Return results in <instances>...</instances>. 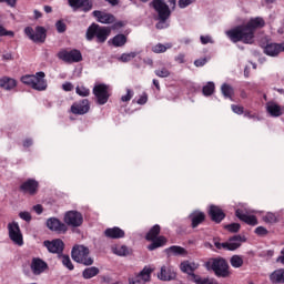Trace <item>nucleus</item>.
Instances as JSON below:
<instances>
[{
	"mask_svg": "<svg viewBox=\"0 0 284 284\" xmlns=\"http://www.w3.org/2000/svg\"><path fill=\"white\" fill-rule=\"evenodd\" d=\"M75 94L79 97H90V89L81 85L75 88Z\"/></svg>",
	"mask_w": 284,
	"mask_h": 284,
	"instance_id": "79ce46f5",
	"label": "nucleus"
},
{
	"mask_svg": "<svg viewBox=\"0 0 284 284\" xmlns=\"http://www.w3.org/2000/svg\"><path fill=\"white\" fill-rule=\"evenodd\" d=\"M48 270V263L45 261L39 258V257H33L31 262V272L36 275L39 276V274H43Z\"/></svg>",
	"mask_w": 284,
	"mask_h": 284,
	"instance_id": "4be33fe9",
	"label": "nucleus"
},
{
	"mask_svg": "<svg viewBox=\"0 0 284 284\" xmlns=\"http://www.w3.org/2000/svg\"><path fill=\"white\" fill-rule=\"evenodd\" d=\"M232 267H243V257L241 255H233L230 260Z\"/></svg>",
	"mask_w": 284,
	"mask_h": 284,
	"instance_id": "58836bf2",
	"label": "nucleus"
},
{
	"mask_svg": "<svg viewBox=\"0 0 284 284\" xmlns=\"http://www.w3.org/2000/svg\"><path fill=\"white\" fill-rule=\"evenodd\" d=\"M47 227L52 232H58V234H65L68 232V225L57 217H50L47 221Z\"/></svg>",
	"mask_w": 284,
	"mask_h": 284,
	"instance_id": "6ab92c4d",
	"label": "nucleus"
},
{
	"mask_svg": "<svg viewBox=\"0 0 284 284\" xmlns=\"http://www.w3.org/2000/svg\"><path fill=\"white\" fill-rule=\"evenodd\" d=\"M206 270H212L217 278H230V264L226 258L213 257L205 263Z\"/></svg>",
	"mask_w": 284,
	"mask_h": 284,
	"instance_id": "f03ea898",
	"label": "nucleus"
},
{
	"mask_svg": "<svg viewBox=\"0 0 284 284\" xmlns=\"http://www.w3.org/2000/svg\"><path fill=\"white\" fill-rule=\"evenodd\" d=\"M190 221H191V227L196 229L201 225V223L205 222V213L201 212V211H195L193 213L190 214L189 216Z\"/></svg>",
	"mask_w": 284,
	"mask_h": 284,
	"instance_id": "bb28decb",
	"label": "nucleus"
},
{
	"mask_svg": "<svg viewBox=\"0 0 284 284\" xmlns=\"http://www.w3.org/2000/svg\"><path fill=\"white\" fill-rule=\"evenodd\" d=\"M139 105H145L148 103V93H143L136 101Z\"/></svg>",
	"mask_w": 284,
	"mask_h": 284,
	"instance_id": "bf43d9fd",
	"label": "nucleus"
},
{
	"mask_svg": "<svg viewBox=\"0 0 284 284\" xmlns=\"http://www.w3.org/2000/svg\"><path fill=\"white\" fill-rule=\"evenodd\" d=\"M281 52H284L283 43H267L264 48V54L267 57H278Z\"/></svg>",
	"mask_w": 284,
	"mask_h": 284,
	"instance_id": "b1692460",
	"label": "nucleus"
},
{
	"mask_svg": "<svg viewBox=\"0 0 284 284\" xmlns=\"http://www.w3.org/2000/svg\"><path fill=\"white\" fill-rule=\"evenodd\" d=\"M255 234H257V236H265V234H267V229L263 226H257L255 229Z\"/></svg>",
	"mask_w": 284,
	"mask_h": 284,
	"instance_id": "4d7b16f0",
	"label": "nucleus"
},
{
	"mask_svg": "<svg viewBox=\"0 0 284 284\" xmlns=\"http://www.w3.org/2000/svg\"><path fill=\"white\" fill-rule=\"evenodd\" d=\"M58 59L64 61V63H81L83 61V54L79 49L73 50H62L58 53Z\"/></svg>",
	"mask_w": 284,
	"mask_h": 284,
	"instance_id": "6e6552de",
	"label": "nucleus"
},
{
	"mask_svg": "<svg viewBox=\"0 0 284 284\" xmlns=\"http://www.w3.org/2000/svg\"><path fill=\"white\" fill-rule=\"evenodd\" d=\"M175 61H176V63H185V54L179 53V54L175 57Z\"/></svg>",
	"mask_w": 284,
	"mask_h": 284,
	"instance_id": "680f3d73",
	"label": "nucleus"
},
{
	"mask_svg": "<svg viewBox=\"0 0 284 284\" xmlns=\"http://www.w3.org/2000/svg\"><path fill=\"white\" fill-rule=\"evenodd\" d=\"M71 257L75 263L90 266L94 264V260L90 257V248L84 245H75L71 251Z\"/></svg>",
	"mask_w": 284,
	"mask_h": 284,
	"instance_id": "423d86ee",
	"label": "nucleus"
},
{
	"mask_svg": "<svg viewBox=\"0 0 284 284\" xmlns=\"http://www.w3.org/2000/svg\"><path fill=\"white\" fill-rule=\"evenodd\" d=\"M209 216L213 223H221L225 220V212L220 206L212 204L209 209Z\"/></svg>",
	"mask_w": 284,
	"mask_h": 284,
	"instance_id": "aec40b11",
	"label": "nucleus"
},
{
	"mask_svg": "<svg viewBox=\"0 0 284 284\" xmlns=\"http://www.w3.org/2000/svg\"><path fill=\"white\" fill-rule=\"evenodd\" d=\"M235 215L240 221H243V223H246V225H258V220L255 217V215H247L243 210L237 209L235 211Z\"/></svg>",
	"mask_w": 284,
	"mask_h": 284,
	"instance_id": "a878e982",
	"label": "nucleus"
},
{
	"mask_svg": "<svg viewBox=\"0 0 284 284\" xmlns=\"http://www.w3.org/2000/svg\"><path fill=\"white\" fill-rule=\"evenodd\" d=\"M23 148H31L32 145V139L28 138L22 143Z\"/></svg>",
	"mask_w": 284,
	"mask_h": 284,
	"instance_id": "69168bd1",
	"label": "nucleus"
},
{
	"mask_svg": "<svg viewBox=\"0 0 284 284\" xmlns=\"http://www.w3.org/2000/svg\"><path fill=\"white\" fill-rule=\"evenodd\" d=\"M214 90H216L214 82H207L206 85L202 88V94L204 97H212V94H214Z\"/></svg>",
	"mask_w": 284,
	"mask_h": 284,
	"instance_id": "4c0bfd02",
	"label": "nucleus"
},
{
	"mask_svg": "<svg viewBox=\"0 0 284 284\" xmlns=\"http://www.w3.org/2000/svg\"><path fill=\"white\" fill-rule=\"evenodd\" d=\"M158 23L155 24L156 30H165V28H170L168 20L158 19Z\"/></svg>",
	"mask_w": 284,
	"mask_h": 284,
	"instance_id": "49530a36",
	"label": "nucleus"
},
{
	"mask_svg": "<svg viewBox=\"0 0 284 284\" xmlns=\"http://www.w3.org/2000/svg\"><path fill=\"white\" fill-rule=\"evenodd\" d=\"M266 112L273 118H278L283 115V109H281V105L274 102H268L266 104Z\"/></svg>",
	"mask_w": 284,
	"mask_h": 284,
	"instance_id": "c756f323",
	"label": "nucleus"
},
{
	"mask_svg": "<svg viewBox=\"0 0 284 284\" xmlns=\"http://www.w3.org/2000/svg\"><path fill=\"white\" fill-rule=\"evenodd\" d=\"M19 190L22 192V194H29L30 196H34L39 192V181L34 179H28L27 181L21 183Z\"/></svg>",
	"mask_w": 284,
	"mask_h": 284,
	"instance_id": "2eb2a0df",
	"label": "nucleus"
},
{
	"mask_svg": "<svg viewBox=\"0 0 284 284\" xmlns=\"http://www.w3.org/2000/svg\"><path fill=\"white\" fill-rule=\"evenodd\" d=\"M205 63H207V58H200V59L194 61V67L195 68H203V65H205Z\"/></svg>",
	"mask_w": 284,
	"mask_h": 284,
	"instance_id": "864d4df0",
	"label": "nucleus"
},
{
	"mask_svg": "<svg viewBox=\"0 0 284 284\" xmlns=\"http://www.w3.org/2000/svg\"><path fill=\"white\" fill-rule=\"evenodd\" d=\"M231 110H232V112H234V114H244V112H245V108H243L241 105H236V104H232Z\"/></svg>",
	"mask_w": 284,
	"mask_h": 284,
	"instance_id": "09e8293b",
	"label": "nucleus"
},
{
	"mask_svg": "<svg viewBox=\"0 0 284 284\" xmlns=\"http://www.w3.org/2000/svg\"><path fill=\"white\" fill-rule=\"evenodd\" d=\"M92 14L95 17V19H98L99 23L110 24L116 21V18L112 13L95 10L92 12Z\"/></svg>",
	"mask_w": 284,
	"mask_h": 284,
	"instance_id": "5701e85b",
	"label": "nucleus"
},
{
	"mask_svg": "<svg viewBox=\"0 0 284 284\" xmlns=\"http://www.w3.org/2000/svg\"><path fill=\"white\" fill-rule=\"evenodd\" d=\"M169 256H185L187 251L183 246L173 245L165 250Z\"/></svg>",
	"mask_w": 284,
	"mask_h": 284,
	"instance_id": "2f4dec72",
	"label": "nucleus"
},
{
	"mask_svg": "<svg viewBox=\"0 0 284 284\" xmlns=\"http://www.w3.org/2000/svg\"><path fill=\"white\" fill-rule=\"evenodd\" d=\"M158 278L160 281H176V271L172 265H163L158 273Z\"/></svg>",
	"mask_w": 284,
	"mask_h": 284,
	"instance_id": "a211bd4d",
	"label": "nucleus"
},
{
	"mask_svg": "<svg viewBox=\"0 0 284 284\" xmlns=\"http://www.w3.org/2000/svg\"><path fill=\"white\" fill-rule=\"evenodd\" d=\"M265 28V20L261 17L251 18L246 24H240L229 31L226 36L232 41V43H254V34L256 30Z\"/></svg>",
	"mask_w": 284,
	"mask_h": 284,
	"instance_id": "f257e3e1",
	"label": "nucleus"
},
{
	"mask_svg": "<svg viewBox=\"0 0 284 284\" xmlns=\"http://www.w3.org/2000/svg\"><path fill=\"white\" fill-rule=\"evenodd\" d=\"M110 88L106 84H97L93 88V94L97 99L98 105H105L110 100Z\"/></svg>",
	"mask_w": 284,
	"mask_h": 284,
	"instance_id": "9d476101",
	"label": "nucleus"
},
{
	"mask_svg": "<svg viewBox=\"0 0 284 284\" xmlns=\"http://www.w3.org/2000/svg\"><path fill=\"white\" fill-rule=\"evenodd\" d=\"M132 97H134V92H132V90L128 89L126 94L121 97V101H123V103H128V101L132 100Z\"/></svg>",
	"mask_w": 284,
	"mask_h": 284,
	"instance_id": "3c124183",
	"label": "nucleus"
},
{
	"mask_svg": "<svg viewBox=\"0 0 284 284\" xmlns=\"http://www.w3.org/2000/svg\"><path fill=\"white\" fill-rule=\"evenodd\" d=\"M0 37H14V31H9L3 26H0Z\"/></svg>",
	"mask_w": 284,
	"mask_h": 284,
	"instance_id": "603ef678",
	"label": "nucleus"
},
{
	"mask_svg": "<svg viewBox=\"0 0 284 284\" xmlns=\"http://www.w3.org/2000/svg\"><path fill=\"white\" fill-rule=\"evenodd\" d=\"M21 82L24 85H29L32 90L43 92L48 90V81H45V72L39 71L36 74H27L21 78Z\"/></svg>",
	"mask_w": 284,
	"mask_h": 284,
	"instance_id": "39448f33",
	"label": "nucleus"
},
{
	"mask_svg": "<svg viewBox=\"0 0 284 284\" xmlns=\"http://www.w3.org/2000/svg\"><path fill=\"white\" fill-rule=\"evenodd\" d=\"M0 88L10 92L11 90H14V88H17V81L13 78L4 75L0 78Z\"/></svg>",
	"mask_w": 284,
	"mask_h": 284,
	"instance_id": "c85d7f7f",
	"label": "nucleus"
},
{
	"mask_svg": "<svg viewBox=\"0 0 284 284\" xmlns=\"http://www.w3.org/2000/svg\"><path fill=\"white\" fill-rule=\"evenodd\" d=\"M225 230H227V232H231L232 234H236V232L241 230V224L239 223L227 224L225 225Z\"/></svg>",
	"mask_w": 284,
	"mask_h": 284,
	"instance_id": "c03bdc74",
	"label": "nucleus"
},
{
	"mask_svg": "<svg viewBox=\"0 0 284 284\" xmlns=\"http://www.w3.org/2000/svg\"><path fill=\"white\" fill-rule=\"evenodd\" d=\"M24 34H27L33 43H45L48 31L41 26L36 27V31L32 27H27L24 28Z\"/></svg>",
	"mask_w": 284,
	"mask_h": 284,
	"instance_id": "0eeeda50",
	"label": "nucleus"
},
{
	"mask_svg": "<svg viewBox=\"0 0 284 284\" xmlns=\"http://www.w3.org/2000/svg\"><path fill=\"white\" fill-rule=\"evenodd\" d=\"M264 223H277L278 217H276V214L274 213H266V215L263 216Z\"/></svg>",
	"mask_w": 284,
	"mask_h": 284,
	"instance_id": "37998d69",
	"label": "nucleus"
},
{
	"mask_svg": "<svg viewBox=\"0 0 284 284\" xmlns=\"http://www.w3.org/2000/svg\"><path fill=\"white\" fill-rule=\"evenodd\" d=\"M33 211L36 212V214H43V205L41 204L34 205Z\"/></svg>",
	"mask_w": 284,
	"mask_h": 284,
	"instance_id": "e2e57ef3",
	"label": "nucleus"
},
{
	"mask_svg": "<svg viewBox=\"0 0 284 284\" xmlns=\"http://www.w3.org/2000/svg\"><path fill=\"white\" fill-rule=\"evenodd\" d=\"M112 252L116 256H132V248L126 245H115L112 247Z\"/></svg>",
	"mask_w": 284,
	"mask_h": 284,
	"instance_id": "7c9ffc66",
	"label": "nucleus"
},
{
	"mask_svg": "<svg viewBox=\"0 0 284 284\" xmlns=\"http://www.w3.org/2000/svg\"><path fill=\"white\" fill-rule=\"evenodd\" d=\"M244 116L246 119H256V114H252V111H244Z\"/></svg>",
	"mask_w": 284,
	"mask_h": 284,
	"instance_id": "338daca9",
	"label": "nucleus"
},
{
	"mask_svg": "<svg viewBox=\"0 0 284 284\" xmlns=\"http://www.w3.org/2000/svg\"><path fill=\"white\" fill-rule=\"evenodd\" d=\"M276 262L282 263V265H284V247L281 251V256L277 257Z\"/></svg>",
	"mask_w": 284,
	"mask_h": 284,
	"instance_id": "774afa93",
	"label": "nucleus"
},
{
	"mask_svg": "<svg viewBox=\"0 0 284 284\" xmlns=\"http://www.w3.org/2000/svg\"><path fill=\"white\" fill-rule=\"evenodd\" d=\"M99 267L97 266H91L88 268H84V271L82 272V276L85 280H90V278H94V276H99Z\"/></svg>",
	"mask_w": 284,
	"mask_h": 284,
	"instance_id": "72a5a7b5",
	"label": "nucleus"
},
{
	"mask_svg": "<svg viewBox=\"0 0 284 284\" xmlns=\"http://www.w3.org/2000/svg\"><path fill=\"white\" fill-rule=\"evenodd\" d=\"M111 33L112 29L110 27H101L93 22L87 29L85 39L87 41H94L95 39L97 43H105Z\"/></svg>",
	"mask_w": 284,
	"mask_h": 284,
	"instance_id": "7ed1b4c3",
	"label": "nucleus"
},
{
	"mask_svg": "<svg viewBox=\"0 0 284 284\" xmlns=\"http://www.w3.org/2000/svg\"><path fill=\"white\" fill-rule=\"evenodd\" d=\"M123 26H125L123 21H118L112 26V30H119L120 28H123Z\"/></svg>",
	"mask_w": 284,
	"mask_h": 284,
	"instance_id": "0e129e2a",
	"label": "nucleus"
},
{
	"mask_svg": "<svg viewBox=\"0 0 284 284\" xmlns=\"http://www.w3.org/2000/svg\"><path fill=\"white\" fill-rule=\"evenodd\" d=\"M135 57H136V52L123 53L120 57V61H122V63H128L130 62L131 59H134Z\"/></svg>",
	"mask_w": 284,
	"mask_h": 284,
	"instance_id": "a18cd8bd",
	"label": "nucleus"
},
{
	"mask_svg": "<svg viewBox=\"0 0 284 284\" xmlns=\"http://www.w3.org/2000/svg\"><path fill=\"white\" fill-rule=\"evenodd\" d=\"M55 28H57V31L61 34L63 32H65V30H68V27L65 26V22H63V20H59L57 23H55Z\"/></svg>",
	"mask_w": 284,
	"mask_h": 284,
	"instance_id": "de8ad7c7",
	"label": "nucleus"
},
{
	"mask_svg": "<svg viewBox=\"0 0 284 284\" xmlns=\"http://www.w3.org/2000/svg\"><path fill=\"white\" fill-rule=\"evenodd\" d=\"M70 112L77 116H83V114H88V112H90V100L82 99L73 102Z\"/></svg>",
	"mask_w": 284,
	"mask_h": 284,
	"instance_id": "ddd939ff",
	"label": "nucleus"
},
{
	"mask_svg": "<svg viewBox=\"0 0 284 284\" xmlns=\"http://www.w3.org/2000/svg\"><path fill=\"white\" fill-rule=\"evenodd\" d=\"M200 40L203 45H207V43H213L212 37L210 36H201Z\"/></svg>",
	"mask_w": 284,
	"mask_h": 284,
	"instance_id": "13d9d810",
	"label": "nucleus"
},
{
	"mask_svg": "<svg viewBox=\"0 0 284 284\" xmlns=\"http://www.w3.org/2000/svg\"><path fill=\"white\" fill-rule=\"evenodd\" d=\"M9 237L16 245H23V234L21 233V227L19 223L12 222L8 224Z\"/></svg>",
	"mask_w": 284,
	"mask_h": 284,
	"instance_id": "4468645a",
	"label": "nucleus"
},
{
	"mask_svg": "<svg viewBox=\"0 0 284 284\" xmlns=\"http://www.w3.org/2000/svg\"><path fill=\"white\" fill-rule=\"evenodd\" d=\"M197 268H199V265L194 262L190 263V261H184L180 264L181 272H183L184 274H189V276L192 277L193 282H194V276H196V274H194V271H196Z\"/></svg>",
	"mask_w": 284,
	"mask_h": 284,
	"instance_id": "393cba45",
	"label": "nucleus"
},
{
	"mask_svg": "<svg viewBox=\"0 0 284 284\" xmlns=\"http://www.w3.org/2000/svg\"><path fill=\"white\" fill-rule=\"evenodd\" d=\"M0 3H7L9 8H17V0H0Z\"/></svg>",
	"mask_w": 284,
	"mask_h": 284,
	"instance_id": "052dcab7",
	"label": "nucleus"
},
{
	"mask_svg": "<svg viewBox=\"0 0 284 284\" xmlns=\"http://www.w3.org/2000/svg\"><path fill=\"white\" fill-rule=\"evenodd\" d=\"M152 268L145 266L135 277L129 278V284H145L152 280Z\"/></svg>",
	"mask_w": 284,
	"mask_h": 284,
	"instance_id": "dca6fc26",
	"label": "nucleus"
},
{
	"mask_svg": "<svg viewBox=\"0 0 284 284\" xmlns=\"http://www.w3.org/2000/svg\"><path fill=\"white\" fill-rule=\"evenodd\" d=\"M104 235L106 239H125V231L119 226L110 227L104 231Z\"/></svg>",
	"mask_w": 284,
	"mask_h": 284,
	"instance_id": "cd10ccee",
	"label": "nucleus"
},
{
	"mask_svg": "<svg viewBox=\"0 0 284 284\" xmlns=\"http://www.w3.org/2000/svg\"><path fill=\"white\" fill-rule=\"evenodd\" d=\"M159 234H161V225L159 224L153 225L145 234V241L151 242L146 247L149 252H154V250L164 247L168 244V237Z\"/></svg>",
	"mask_w": 284,
	"mask_h": 284,
	"instance_id": "20e7f679",
	"label": "nucleus"
},
{
	"mask_svg": "<svg viewBox=\"0 0 284 284\" xmlns=\"http://www.w3.org/2000/svg\"><path fill=\"white\" fill-rule=\"evenodd\" d=\"M62 90H64V92H72L74 90V84L65 82L62 84Z\"/></svg>",
	"mask_w": 284,
	"mask_h": 284,
	"instance_id": "6e6d98bb",
	"label": "nucleus"
},
{
	"mask_svg": "<svg viewBox=\"0 0 284 284\" xmlns=\"http://www.w3.org/2000/svg\"><path fill=\"white\" fill-rule=\"evenodd\" d=\"M19 216L22 219V221H26L27 223H30V221H32V215L28 211L20 212Z\"/></svg>",
	"mask_w": 284,
	"mask_h": 284,
	"instance_id": "8fccbe9b",
	"label": "nucleus"
},
{
	"mask_svg": "<svg viewBox=\"0 0 284 284\" xmlns=\"http://www.w3.org/2000/svg\"><path fill=\"white\" fill-rule=\"evenodd\" d=\"M272 283H284V268L274 271L270 276Z\"/></svg>",
	"mask_w": 284,
	"mask_h": 284,
	"instance_id": "f704fd0d",
	"label": "nucleus"
},
{
	"mask_svg": "<svg viewBox=\"0 0 284 284\" xmlns=\"http://www.w3.org/2000/svg\"><path fill=\"white\" fill-rule=\"evenodd\" d=\"M193 0H179L178 6L179 8H187V6H192Z\"/></svg>",
	"mask_w": 284,
	"mask_h": 284,
	"instance_id": "5fc2aeb1",
	"label": "nucleus"
},
{
	"mask_svg": "<svg viewBox=\"0 0 284 284\" xmlns=\"http://www.w3.org/2000/svg\"><path fill=\"white\" fill-rule=\"evenodd\" d=\"M243 237L241 235H234L229 239V242L222 243V250H227L229 252H234L241 247V242Z\"/></svg>",
	"mask_w": 284,
	"mask_h": 284,
	"instance_id": "412c9836",
	"label": "nucleus"
},
{
	"mask_svg": "<svg viewBox=\"0 0 284 284\" xmlns=\"http://www.w3.org/2000/svg\"><path fill=\"white\" fill-rule=\"evenodd\" d=\"M168 48H172V45L168 44V47H165L162 43H158L152 48V52H154L155 54H162L163 52H168Z\"/></svg>",
	"mask_w": 284,
	"mask_h": 284,
	"instance_id": "ea45409f",
	"label": "nucleus"
},
{
	"mask_svg": "<svg viewBox=\"0 0 284 284\" xmlns=\"http://www.w3.org/2000/svg\"><path fill=\"white\" fill-rule=\"evenodd\" d=\"M64 223L69 227H81L83 225V214L79 211H68L64 214Z\"/></svg>",
	"mask_w": 284,
	"mask_h": 284,
	"instance_id": "9b49d317",
	"label": "nucleus"
},
{
	"mask_svg": "<svg viewBox=\"0 0 284 284\" xmlns=\"http://www.w3.org/2000/svg\"><path fill=\"white\" fill-rule=\"evenodd\" d=\"M221 92L225 99H231L232 101V97H234V88L232 85L227 83L222 84Z\"/></svg>",
	"mask_w": 284,
	"mask_h": 284,
	"instance_id": "c9c22d12",
	"label": "nucleus"
},
{
	"mask_svg": "<svg viewBox=\"0 0 284 284\" xmlns=\"http://www.w3.org/2000/svg\"><path fill=\"white\" fill-rule=\"evenodd\" d=\"M153 10L158 13V19H162V21H168L170 17H172V11L170 10V6L165 3L163 0H153L151 2Z\"/></svg>",
	"mask_w": 284,
	"mask_h": 284,
	"instance_id": "1a4fd4ad",
	"label": "nucleus"
},
{
	"mask_svg": "<svg viewBox=\"0 0 284 284\" xmlns=\"http://www.w3.org/2000/svg\"><path fill=\"white\" fill-rule=\"evenodd\" d=\"M68 4L74 12H77V10H81V12H90L94 6L91 0H68Z\"/></svg>",
	"mask_w": 284,
	"mask_h": 284,
	"instance_id": "f3484780",
	"label": "nucleus"
},
{
	"mask_svg": "<svg viewBox=\"0 0 284 284\" xmlns=\"http://www.w3.org/2000/svg\"><path fill=\"white\" fill-rule=\"evenodd\" d=\"M154 74H156L160 79H168V77H170V70H168L165 67H162L161 69H156Z\"/></svg>",
	"mask_w": 284,
	"mask_h": 284,
	"instance_id": "a19ab883",
	"label": "nucleus"
},
{
	"mask_svg": "<svg viewBox=\"0 0 284 284\" xmlns=\"http://www.w3.org/2000/svg\"><path fill=\"white\" fill-rule=\"evenodd\" d=\"M43 245L51 254H58V257L61 256L63 254V250H65V243H63V240L61 239H55L52 241L45 240Z\"/></svg>",
	"mask_w": 284,
	"mask_h": 284,
	"instance_id": "f8f14e48",
	"label": "nucleus"
},
{
	"mask_svg": "<svg viewBox=\"0 0 284 284\" xmlns=\"http://www.w3.org/2000/svg\"><path fill=\"white\" fill-rule=\"evenodd\" d=\"M110 42L112 43V45H114V48H123V45L128 43V37H125V34L123 33H119L113 37V39L110 40L109 43Z\"/></svg>",
	"mask_w": 284,
	"mask_h": 284,
	"instance_id": "473e14b6",
	"label": "nucleus"
},
{
	"mask_svg": "<svg viewBox=\"0 0 284 284\" xmlns=\"http://www.w3.org/2000/svg\"><path fill=\"white\" fill-rule=\"evenodd\" d=\"M61 260V263L64 267H67V270H70V272H72V270H74V264H72V260H70V255H59V257Z\"/></svg>",
	"mask_w": 284,
	"mask_h": 284,
	"instance_id": "e433bc0d",
	"label": "nucleus"
}]
</instances>
